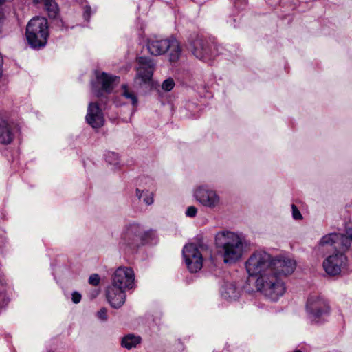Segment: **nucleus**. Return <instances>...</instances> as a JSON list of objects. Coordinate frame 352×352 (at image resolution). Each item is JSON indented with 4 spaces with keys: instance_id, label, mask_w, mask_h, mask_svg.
I'll use <instances>...</instances> for the list:
<instances>
[{
    "instance_id": "nucleus-1",
    "label": "nucleus",
    "mask_w": 352,
    "mask_h": 352,
    "mask_svg": "<svg viewBox=\"0 0 352 352\" xmlns=\"http://www.w3.org/2000/svg\"><path fill=\"white\" fill-rule=\"evenodd\" d=\"M352 241L347 235L341 233H330L324 235L320 240L318 250L330 247L333 253L327 256L322 263L325 272L329 276H336L347 265L346 252L351 247Z\"/></svg>"
},
{
    "instance_id": "nucleus-2",
    "label": "nucleus",
    "mask_w": 352,
    "mask_h": 352,
    "mask_svg": "<svg viewBox=\"0 0 352 352\" xmlns=\"http://www.w3.org/2000/svg\"><path fill=\"white\" fill-rule=\"evenodd\" d=\"M214 242L218 255L225 264H234L243 257L246 243L245 239L237 233L219 231L215 234Z\"/></svg>"
},
{
    "instance_id": "nucleus-3",
    "label": "nucleus",
    "mask_w": 352,
    "mask_h": 352,
    "mask_svg": "<svg viewBox=\"0 0 352 352\" xmlns=\"http://www.w3.org/2000/svg\"><path fill=\"white\" fill-rule=\"evenodd\" d=\"M257 289L272 301H276L285 292L286 287L281 277L271 272L258 277L256 280Z\"/></svg>"
},
{
    "instance_id": "nucleus-4",
    "label": "nucleus",
    "mask_w": 352,
    "mask_h": 352,
    "mask_svg": "<svg viewBox=\"0 0 352 352\" xmlns=\"http://www.w3.org/2000/svg\"><path fill=\"white\" fill-rule=\"evenodd\" d=\"M147 47L149 52L155 56L167 52L170 63L177 62L182 54L180 44L175 38H150L147 42Z\"/></svg>"
},
{
    "instance_id": "nucleus-5",
    "label": "nucleus",
    "mask_w": 352,
    "mask_h": 352,
    "mask_svg": "<svg viewBox=\"0 0 352 352\" xmlns=\"http://www.w3.org/2000/svg\"><path fill=\"white\" fill-rule=\"evenodd\" d=\"M272 255L263 250L253 252L245 263V270L250 276L262 277L272 272Z\"/></svg>"
},
{
    "instance_id": "nucleus-6",
    "label": "nucleus",
    "mask_w": 352,
    "mask_h": 352,
    "mask_svg": "<svg viewBox=\"0 0 352 352\" xmlns=\"http://www.w3.org/2000/svg\"><path fill=\"white\" fill-rule=\"evenodd\" d=\"M26 38L32 48L43 47L47 43L49 35L47 21L43 17H35L31 19L26 28Z\"/></svg>"
},
{
    "instance_id": "nucleus-7",
    "label": "nucleus",
    "mask_w": 352,
    "mask_h": 352,
    "mask_svg": "<svg viewBox=\"0 0 352 352\" xmlns=\"http://www.w3.org/2000/svg\"><path fill=\"white\" fill-rule=\"evenodd\" d=\"M193 197L204 208L211 210L220 209L223 201L219 193L208 184L196 186L192 192Z\"/></svg>"
},
{
    "instance_id": "nucleus-8",
    "label": "nucleus",
    "mask_w": 352,
    "mask_h": 352,
    "mask_svg": "<svg viewBox=\"0 0 352 352\" xmlns=\"http://www.w3.org/2000/svg\"><path fill=\"white\" fill-rule=\"evenodd\" d=\"M146 236V233L140 225L130 223L123 228L119 245L124 250H132L144 243Z\"/></svg>"
},
{
    "instance_id": "nucleus-9",
    "label": "nucleus",
    "mask_w": 352,
    "mask_h": 352,
    "mask_svg": "<svg viewBox=\"0 0 352 352\" xmlns=\"http://www.w3.org/2000/svg\"><path fill=\"white\" fill-rule=\"evenodd\" d=\"M208 246L204 243H189L183 248V256L187 268L192 273L199 271L203 266L201 251L206 250Z\"/></svg>"
},
{
    "instance_id": "nucleus-10",
    "label": "nucleus",
    "mask_w": 352,
    "mask_h": 352,
    "mask_svg": "<svg viewBox=\"0 0 352 352\" xmlns=\"http://www.w3.org/2000/svg\"><path fill=\"white\" fill-rule=\"evenodd\" d=\"M188 48L196 58L204 61L214 58L217 54V45L209 43L199 36H195L189 39Z\"/></svg>"
},
{
    "instance_id": "nucleus-11",
    "label": "nucleus",
    "mask_w": 352,
    "mask_h": 352,
    "mask_svg": "<svg viewBox=\"0 0 352 352\" xmlns=\"http://www.w3.org/2000/svg\"><path fill=\"white\" fill-rule=\"evenodd\" d=\"M95 74L96 80L91 82V89L95 95L100 97L104 93H110L118 78L105 72H96Z\"/></svg>"
},
{
    "instance_id": "nucleus-12",
    "label": "nucleus",
    "mask_w": 352,
    "mask_h": 352,
    "mask_svg": "<svg viewBox=\"0 0 352 352\" xmlns=\"http://www.w3.org/2000/svg\"><path fill=\"white\" fill-rule=\"evenodd\" d=\"M306 309L309 316L314 320L328 314L330 311L327 300L318 294H311L309 296Z\"/></svg>"
},
{
    "instance_id": "nucleus-13",
    "label": "nucleus",
    "mask_w": 352,
    "mask_h": 352,
    "mask_svg": "<svg viewBox=\"0 0 352 352\" xmlns=\"http://www.w3.org/2000/svg\"><path fill=\"white\" fill-rule=\"evenodd\" d=\"M135 275L133 270L127 267H119L113 273L111 285L124 290L133 288Z\"/></svg>"
},
{
    "instance_id": "nucleus-14",
    "label": "nucleus",
    "mask_w": 352,
    "mask_h": 352,
    "mask_svg": "<svg viewBox=\"0 0 352 352\" xmlns=\"http://www.w3.org/2000/svg\"><path fill=\"white\" fill-rule=\"evenodd\" d=\"M296 261L284 255L272 256L271 270L273 274L281 277L291 274L296 268Z\"/></svg>"
},
{
    "instance_id": "nucleus-15",
    "label": "nucleus",
    "mask_w": 352,
    "mask_h": 352,
    "mask_svg": "<svg viewBox=\"0 0 352 352\" xmlns=\"http://www.w3.org/2000/svg\"><path fill=\"white\" fill-rule=\"evenodd\" d=\"M139 67L135 77V81L139 80H141L139 82L141 85L142 82H148L152 78L153 70H154V63L153 60L148 57H140L138 58Z\"/></svg>"
},
{
    "instance_id": "nucleus-16",
    "label": "nucleus",
    "mask_w": 352,
    "mask_h": 352,
    "mask_svg": "<svg viewBox=\"0 0 352 352\" xmlns=\"http://www.w3.org/2000/svg\"><path fill=\"white\" fill-rule=\"evenodd\" d=\"M106 297L112 307L118 309L125 302L126 290L111 285L107 288Z\"/></svg>"
},
{
    "instance_id": "nucleus-17",
    "label": "nucleus",
    "mask_w": 352,
    "mask_h": 352,
    "mask_svg": "<svg viewBox=\"0 0 352 352\" xmlns=\"http://www.w3.org/2000/svg\"><path fill=\"white\" fill-rule=\"evenodd\" d=\"M85 119L94 129L100 128L104 124L103 113L97 103L90 102L89 104Z\"/></svg>"
},
{
    "instance_id": "nucleus-18",
    "label": "nucleus",
    "mask_w": 352,
    "mask_h": 352,
    "mask_svg": "<svg viewBox=\"0 0 352 352\" xmlns=\"http://www.w3.org/2000/svg\"><path fill=\"white\" fill-rule=\"evenodd\" d=\"M14 124L6 116L0 114V144H10L14 139Z\"/></svg>"
},
{
    "instance_id": "nucleus-19",
    "label": "nucleus",
    "mask_w": 352,
    "mask_h": 352,
    "mask_svg": "<svg viewBox=\"0 0 352 352\" xmlns=\"http://www.w3.org/2000/svg\"><path fill=\"white\" fill-rule=\"evenodd\" d=\"M221 294L226 300H236L239 298V292L232 283H226L221 287Z\"/></svg>"
},
{
    "instance_id": "nucleus-20",
    "label": "nucleus",
    "mask_w": 352,
    "mask_h": 352,
    "mask_svg": "<svg viewBox=\"0 0 352 352\" xmlns=\"http://www.w3.org/2000/svg\"><path fill=\"white\" fill-rule=\"evenodd\" d=\"M140 341L141 338L140 336L129 334L122 338V346L127 349H131L135 347L139 343H140Z\"/></svg>"
},
{
    "instance_id": "nucleus-21",
    "label": "nucleus",
    "mask_w": 352,
    "mask_h": 352,
    "mask_svg": "<svg viewBox=\"0 0 352 352\" xmlns=\"http://www.w3.org/2000/svg\"><path fill=\"white\" fill-rule=\"evenodd\" d=\"M136 196L140 200L149 206L153 203V194L148 190H140L139 188L136 189Z\"/></svg>"
},
{
    "instance_id": "nucleus-22",
    "label": "nucleus",
    "mask_w": 352,
    "mask_h": 352,
    "mask_svg": "<svg viewBox=\"0 0 352 352\" xmlns=\"http://www.w3.org/2000/svg\"><path fill=\"white\" fill-rule=\"evenodd\" d=\"M35 3H43L50 16L55 17L57 11V4L53 0H34Z\"/></svg>"
},
{
    "instance_id": "nucleus-23",
    "label": "nucleus",
    "mask_w": 352,
    "mask_h": 352,
    "mask_svg": "<svg viewBox=\"0 0 352 352\" xmlns=\"http://www.w3.org/2000/svg\"><path fill=\"white\" fill-rule=\"evenodd\" d=\"M122 95L126 98L129 99L133 105L138 103V99L135 94L129 89L126 85H122Z\"/></svg>"
},
{
    "instance_id": "nucleus-24",
    "label": "nucleus",
    "mask_w": 352,
    "mask_h": 352,
    "mask_svg": "<svg viewBox=\"0 0 352 352\" xmlns=\"http://www.w3.org/2000/svg\"><path fill=\"white\" fill-rule=\"evenodd\" d=\"M175 86L174 80L172 78H168L163 81L162 88L166 91H169L173 89Z\"/></svg>"
},
{
    "instance_id": "nucleus-25",
    "label": "nucleus",
    "mask_w": 352,
    "mask_h": 352,
    "mask_svg": "<svg viewBox=\"0 0 352 352\" xmlns=\"http://www.w3.org/2000/svg\"><path fill=\"white\" fill-rule=\"evenodd\" d=\"M96 316L98 317V318L102 321V322H105L108 319V316H107V309L104 307L103 308H101L96 314Z\"/></svg>"
},
{
    "instance_id": "nucleus-26",
    "label": "nucleus",
    "mask_w": 352,
    "mask_h": 352,
    "mask_svg": "<svg viewBox=\"0 0 352 352\" xmlns=\"http://www.w3.org/2000/svg\"><path fill=\"white\" fill-rule=\"evenodd\" d=\"M106 160L109 164H116L118 162V155L115 153H111L107 155Z\"/></svg>"
},
{
    "instance_id": "nucleus-27",
    "label": "nucleus",
    "mask_w": 352,
    "mask_h": 352,
    "mask_svg": "<svg viewBox=\"0 0 352 352\" xmlns=\"http://www.w3.org/2000/svg\"><path fill=\"white\" fill-rule=\"evenodd\" d=\"M197 213V208L194 206H190L186 210V215L188 217H195Z\"/></svg>"
},
{
    "instance_id": "nucleus-28",
    "label": "nucleus",
    "mask_w": 352,
    "mask_h": 352,
    "mask_svg": "<svg viewBox=\"0 0 352 352\" xmlns=\"http://www.w3.org/2000/svg\"><path fill=\"white\" fill-rule=\"evenodd\" d=\"M292 217L295 220H300L302 219V216L298 209V208L294 205H292Z\"/></svg>"
},
{
    "instance_id": "nucleus-29",
    "label": "nucleus",
    "mask_w": 352,
    "mask_h": 352,
    "mask_svg": "<svg viewBox=\"0 0 352 352\" xmlns=\"http://www.w3.org/2000/svg\"><path fill=\"white\" fill-rule=\"evenodd\" d=\"M100 278L98 274H91L89 278V283L94 286L98 285L100 283Z\"/></svg>"
},
{
    "instance_id": "nucleus-30",
    "label": "nucleus",
    "mask_w": 352,
    "mask_h": 352,
    "mask_svg": "<svg viewBox=\"0 0 352 352\" xmlns=\"http://www.w3.org/2000/svg\"><path fill=\"white\" fill-rule=\"evenodd\" d=\"M346 234L352 241V221H349L346 224Z\"/></svg>"
},
{
    "instance_id": "nucleus-31",
    "label": "nucleus",
    "mask_w": 352,
    "mask_h": 352,
    "mask_svg": "<svg viewBox=\"0 0 352 352\" xmlns=\"http://www.w3.org/2000/svg\"><path fill=\"white\" fill-rule=\"evenodd\" d=\"M91 14V7L89 6H86L85 7V10H84V14H83L84 18L86 21H89Z\"/></svg>"
},
{
    "instance_id": "nucleus-32",
    "label": "nucleus",
    "mask_w": 352,
    "mask_h": 352,
    "mask_svg": "<svg viewBox=\"0 0 352 352\" xmlns=\"http://www.w3.org/2000/svg\"><path fill=\"white\" fill-rule=\"evenodd\" d=\"M72 299L74 303L77 304L81 300V294L77 292H74Z\"/></svg>"
},
{
    "instance_id": "nucleus-33",
    "label": "nucleus",
    "mask_w": 352,
    "mask_h": 352,
    "mask_svg": "<svg viewBox=\"0 0 352 352\" xmlns=\"http://www.w3.org/2000/svg\"><path fill=\"white\" fill-rule=\"evenodd\" d=\"M7 303L6 296L3 293H0V307L4 306Z\"/></svg>"
},
{
    "instance_id": "nucleus-34",
    "label": "nucleus",
    "mask_w": 352,
    "mask_h": 352,
    "mask_svg": "<svg viewBox=\"0 0 352 352\" xmlns=\"http://www.w3.org/2000/svg\"><path fill=\"white\" fill-rule=\"evenodd\" d=\"M3 56L0 54V79L1 78L3 74Z\"/></svg>"
},
{
    "instance_id": "nucleus-35",
    "label": "nucleus",
    "mask_w": 352,
    "mask_h": 352,
    "mask_svg": "<svg viewBox=\"0 0 352 352\" xmlns=\"http://www.w3.org/2000/svg\"><path fill=\"white\" fill-rule=\"evenodd\" d=\"M294 352H302L300 349H296Z\"/></svg>"
}]
</instances>
